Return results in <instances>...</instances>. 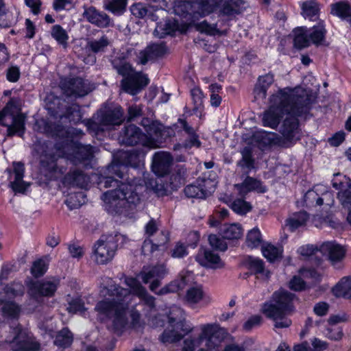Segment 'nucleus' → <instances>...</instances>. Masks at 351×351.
I'll use <instances>...</instances> for the list:
<instances>
[{"mask_svg":"<svg viewBox=\"0 0 351 351\" xmlns=\"http://www.w3.org/2000/svg\"><path fill=\"white\" fill-rule=\"evenodd\" d=\"M128 290L112 284L110 278H106V285L100 290L102 299L95 306L97 316L101 322L110 320V326L115 332L122 331L129 324L128 315L131 317V325L136 327L139 324L140 314L130 308L134 295L144 300L150 307L154 306V298L148 295L146 289L134 278H125Z\"/></svg>","mask_w":351,"mask_h":351,"instance_id":"1","label":"nucleus"},{"mask_svg":"<svg viewBox=\"0 0 351 351\" xmlns=\"http://www.w3.org/2000/svg\"><path fill=\"white\" fill-rule=\"evenodd\" d=\"M310 100L307 91L300 87L278 90L269 97L268 109L263 115V125L276 128L287 114L280 132L288 141L298 139V121L295 117L306 111Z\"/></svg>","mask_w":351,"mask_h":351,"instance_id":"2","label":"nucleus"},{"mask_svg":"<svg viewBox=\"0 0 351 351\" xmlns=\"http://www.w3.org/2000/svg\"><path fill=\"white\" fill-rule=\"evenodd\" d=\"M244 2L242 0H197L192 3L177 0L173 12L175 14L194 20L213 12L221 16H234L241 12Z\"/></svg>","mask_w":351,"mask_h":351,"instance_id":"3","label":"nucleus"},{"mask_svg":"<svg viewBox=\"0 0 351 351\" xmlns=\"http://www.w3.org/2000/svg\"><path fill=\"white\" fill-rule=\"evenodd\" d=\"M102 199L107 212L120 215H128L140 202L136 186L129 183H121L116 189L104 193Z\"/></svg>","mask_w":351,"mask_h":351,"instance_id":"4","label":"nucleus"},{"mask_svg":"<svg viewBox=\"0 0 351 351\" xmlns=\"http://www.w3.org/2000/svg\"><path fill=\"white\" fill-rule=\"evenodd\" d=\"M293 296L286 291L280 290L275 292L271 300L263 305V313L274 321L276 328H287L291 324L287 315L293 311L291 303Z\"/></svg>","mask_w":351,"mask_h":351,"instance_id":"5","label":"nucleus"},{"mask_svg":"<svg viewBox=\"0 0 351 351\" xmlns=\"http://www.w3.org/2000/svg\"><path fill=\"white\" fill-rule=\"evenodd\" d=\"M164 332L160 337L162 343H175L193 330V327L184 319V313L180 307L173 306L165 317Z\"/></svg>","mask_w":351,"mask_h":351,"instance_id":"6","label":"nucleus"},{"mask_svg":"<svg viewBox=\"0 0 351 351\" xmlns=\"http://www.w3.org/2000/svg\"><path fill=\"white\" fill-rule=\"evenodd\" d=\"M18 111L16 101L12 99L0 112V121L8 127V136L18 134L21 136L24 134L26 117L21 113H17Z\"/></svg>","mask_w":351,"mask_h":351,"instance_id":"7","label":"nucleus"},{"mask_svg":"<svg viewBox=\"0 0 351 351\" xmlns=\"http://www.w3.org/2000/svg\"><path fill=\"white\" fill-rule=\"evenodd\" d=\"M126 243L128 238L119 234L115 237H101L93 246V258L98 264H106L113 258L117 247V241Z\"/></svg>","mask_w":351,"mask_h":351,"instance_id":"8","label":"nucleus"},{"mask_svg":"<svg viewBox=\"0 0 351 351\" xmlns=\"http://www.w3.org/2000/svg\"><path fill=\"white\" fill-rule=\"evenodd\" d=\"M201 332L196 337H188L184 341V346L182 351H194L205 342L206 348L213 346V340L215 337H219L223 330L216 324H203L199 326Z\"/></svg>","mask_w":351,"mask_h":351,"instance_id":"9","label":"nucleus"},{"mask_svg":"<svg viewBox=\"0 0 351 351\" xmlns=\"http://www.w3.org/2000/svg\"><path fill=\"white\" fill-rule=\"evenodd\" d=\"M123 111L121 107L112 110L99 112L93 120L87 121L88 129L95 134L105 130L108 126L119 125L122 122Z\"/></svg>","mask_w":351,"mask_h":351,"instance_id":"10","label":"nucleus"},{"mask_svg":"<svg viewBox=\"0 0 351 351\" xmlns=\"http://www.w3.org/2000/svg\"><path fill=\"white\" fill-rule=\"evenodd\" d=\"M119 141L122 144L134 145L139 143L150 149L158 147L159 143L156 138L143 134L134 125L125 127L119 136Z\"/></svg>","mask_w":351,"mask_h":351,"instance_id":"11","label":"nucleus"},{"mask_svg":"<svg viewBox=\"0 0 351 351\" xmlns=\"http://www.w3.org/2000/svg\"><path fill=\"white\" fill-rule=\"evenodd\" d=\"M304 202L306 207H315L326 204L331 206L335 199L332 192L324 184H317L311 190L308 191L304 196Z\"/></svg>","mask_w":351,"mask_h":351,"instance_id":"12","label":"nucleus"},{"mask_svg":"<svg viewBox=\"0 0 351 351\" xmlns=\"http://www.w3.org/2000/svg\"><path fill=\"white\" fill-rule=\"evenodd\" d=\"M60 86L66 96L74 97H84L93 89L87 80L80 77L62 79Z\"/></svg>","mask_w":351,"mask_h":351,"instance_id":"13","label":"nucleus"},{"mask_svg":"<svg viewBox=\"0 0 351 351\" xmlns=\"http://www.w3.org/2000/svg\"><path fill=\"white\" fill-rule=\"evenodd\" d=\"M334 188L339 190L337 198L346 209L351 208V181L349 178L340 173L335 175L332 180Z\"/></svg>","mask_w":351,"mask_h":351,"instance_id":"14","label":"nucleus"},{"mask_svg":"<svg viewBox=\"0 0 351 351\" xmlns=\"http://www.w3.org/2000/svg\"><path fill=\"white\" fill-rule=\"evenodd\" d=\"M14 337L12 340H7L11 344L14 351H38L40 344L33 340L25 331L21 328L14 329Z\"/></svg>","mask_w":351,"mask_h":351,"instance_id":"15","label":"nucleus"},{"mask_svg":"<svg viewBox=\"0 0 351 351\" xmlns=\"http://www.w3.org/2000/svg\"><path fill=\"white\" fill-rule=\"evenodd\" d=\"M216 182L210 179L198 178L196 184L188 185L184 189L186 195L191 198H204L215 189Z\"/></svg>","mask_w":351,"mask_h":351,"instance_id":"16","label":"nucleus"},{"mask_svg":"<svg viewBox=\"0 0 351 351\" xmlns=\"http://www.w3.org/2000/svg\"><path fill=\"white\" fill-rule=\"evenodd\" d=\"M167 274V271L164 265L156 266H149L143 267V270L138 274V277L142 279L144 283L150 282L149 289L156 292V289L160 285V280Z\"/></svg>","mask_w":351,"mask_h":351,"instance_id":"17","label":"nucleus"},{"mask_svg":"<svg viewBox=\"0 0 351 351\" xmlns=\"http://www.w3.org/2000/svg\"><path fill=\"white\" fill-rule=\"evenodd\" d=\"M58 285V279L36 281L31 285L29 294L35 298L40 296L51 297L55 293Z\"/></svg>","mask_w":351,"mask_h":351,"instance_id":"18","label":"nucleus"},{"mask_svg":"<svg viewBox=\"0 0 351 351\" xmlns=\"http://www.w3.org/2000/svg\"><path fill=\"white\" fill-rule=\"evenodd\" d=\"M319 252L326 256L335 265L341 261L346 255V249L335 241H326L319 246Z\"/></svg>","mask_w":351,"mask_h":351,"instance_id":"19","label":"nucleus"},{"mask_svg":"<svg viewBox=\"0 0 351 351\" xmlns=\"http://www.w3.org/2000/svg\"><path fill=\"white\" fill-rule=\"evenodd\" d=\"M149 79L145 75L135 73H132L130 77H125L121 82L123 90L132 95L138 93L141 89L147 86Z\"/></svg>","mask_w":351,"mask_h":351,"instance_id":"20","label":"nucleus"},{"mask_svg":"<svg viewBox=\"0 0 351 351\" xmlns=\"http://www.w3.org/2000/svg\"><path fill=\"white\" fill-rule=\"evenodd\" d=\"M173 158L169 153L165 152H156L153 157L152 171L158 176H163L168 173L172 164Z\"/></svg>","mask_w":351,"mask_h":351,"instance_id":"21","label":"nucleus"},{"mask_svg":"<svg viewBox=\"0 0 351 351\" xmlns=\"http://www.w3.org/2000/svg\"><path fill=\"white\" fill-rule=\"evenodd\" d=\"M83 16L88 22L99 27H107L111 23L110 17L105 12L99 11L93 6H84Z\"/></svg>","mask_w":351,"mask_h":351,"instance_id":"22","label":"nucleus"},{"mask_svg":"<svg viewBox=\"0 0 351 351\" xmlns=\"http://www.w3.org/2000/svg\"><path fill=\"white\" fill-rule=\"evenodd\" d=\"M192 274L188 271H182L179 275V278L172 281L158 292H156L158 295H164L169 293L178 292L183 289L192 280Z\"/></svg>","mask_w":351,"mask_h":351,"instance_id":"23","label":"nucleus"},{"mask_svg":"<svg viewBox=\"0 0 351 351\" xmlns=\"http://www.w3.org/2000/svg\"><path fill=\"white\" fill-rule=\"evenodd\" d=\"M73 154H68L66 157L73 162H86L90 160L96 149L90 145H76L72 148Z\"/></svg>","mask_w":351,"mask_h":351,"instance_id":"24","label":"nucleus"},{"mask_svg":"<svg viewBox=\"0 0 351 351\" xmlns=\"http://www.w3.org/2000/svg\"><path fill=\"white\" fill-rule=\"evenodd\" d=\"M186 29L187 25L185 23L179 24L176 20H168L165 23L157 24L154 34L157 36L162 38L166 35L172 34L177 31L180 33H184Z\"/></svg>","mask_w":351,"mask_h":351,"instance_id":"25","label":"nucleus"},{"mask_svg":"<svg viewBox=\"0 0 351 351\" xmlns=\"http://www.w3.org/2000/svg\"><path fill=\"white\" fill-rule=\"evenodd\" d=\"M195 259L201 265L206 267L218 269L223 266L218 254L210 250H199Z\"/></svg>","mask_w":351,"mask_h":351,"instance_id":"26","label":"nucleus"},{"mask_svg":"<svg viewBox=\"0 0 351 351\" xmlns=\"http://www.w3.org/2000/svg\"><path fill=\"white\" fill-rule=\"evenodd\" d=\"M167 52V48L162 43L152 44L138 54L139 62L145 64L149 60L162 56Z\"/></svg>","mask_w":351,"mask_h":351,"instance_id":"27","label":"nucleus"},{"mask_svg":"<svg viewBox=\"0 0 351 351\" xmlns=\"http://www.w3.org/2000/svg\"><path fill=\"white\" fill-rule=\"evenodd\" d=\"M235 187L241 195H245L250 191L265 193L267 191L260 180L250 176L246 177L241 184H235Z\"/></svg>","mask_w":351,"mask_h":351,"instance_id":"28","label":"nucleus"},{"mask_svg":"<svg viewBox=\"0 0 351 351\" xmlns=\"http://www.w3.org/2000/svg\"><path fill=\"white\" fill-rule=\"evenodd\" d=\"M14 180L10 182V186L14 191L24 193L29 187V184L23 180L25 167L21 162L13 163Z\"/></svg>","mask_w":351,"mask_h":351,"instance_id":"29","label":"nucleus"},{"mask_svg":"<svg viewBox=\"0 0 351 351\" xmlns=\"http://www.w3.org/2000/svg\"><path fill=\"white\" fill-rule=\"evenodd\" d=\"M184 301L190 306H194L201 302H210L209 296L206 295L201 286L191 287L187 289L184 295Z\"/></svg>","mask_w":351,"mask_h":351,"instance_id":"30","label":"nucleus"},{"mask_svg":"<svg viewBox=\"0 0 351 351\" xmlns=\"http://www.w3.org/2000/svg\"><path fill=\"white\" fill-rule=\"evenodd\" d=\"M274 82V75L267 74L258 78L257 84L254 88V97L256 99H264L267 95V91L269 87Z\"/></svg>","mask_w":351,"mask_h":351,"instance_id":"31","label":"nucleus"},{"mask_svg":"<svg viewBox=\"0 0 351 351\" xmlns=\"http://www.w3.org/2000/svg\"><path fill=\"white\" fill-rule=\"evenodd\" d=\"M311 42L315 45H323L326 41V29L323 21H319L316 25L308 30Z\"/></svg>","mask_w":351,"mask_h":351,"instance_id":"32","label":"nucleus"},{"mask_svg":"<svg viewBox=\"0 0 351 351\" xmlns=\"http://www.w3.org/2000/svg\"><path fill=\"white\" fill-rule=\"evenodd\" d=\"M308 220V215L306 212H298L293 213L286 219L285 226L293 232L306 226Z\"/></svg>","mask_w":351,"mask_h":351,"instance_id":"33","label":"nucleus"},{"mask_svg":"<svg viewBox=\"0 0 351 351\" xmlns=\"http://www.w3.org/2000/svg\"><path fill=\"white\" fill-rule=\"evenodd\" d=\"M333 294L338 298H351V276L343 277L332 288Z\"/></svg>","mask_w":351,"mask_h":351,"instance_id":"34","label":"nucleus"},{"mask_svg":"<svg viewBox=\"0 0 351 351\" xmlns=\"http://www.w3.org/2000/svg\"><path fill=\"white\" fill-rule=\"evenodd\" d=\"M223 330V333L221 334L219 337H215L213 339V346L210 348V351H219L218 348V344L220 341V339L223 337L225 335L226 331L223 328H221ZM249 344V341H244L241 343H239L237 342H231L226 345L223 350L222 351H247V345Z\"/></svg>","mask_w":351,"mask_h":351,"instance_id":"35","label":"nucleus"},{"mask_svg":"<svg viewBox=\"0 0 351 351\" xmlns=\"http://www.w3.org/2000/svg\"><path fill=\"white\" fill-rule=\"evenodd\" d=\"M64 182L67 185L84 188L88 185L89 178L81 171H73L65 176Z\"/></svg>","mask_w":351,"mask_h":351,"instance_id":"36","label":"nucleus"},{"mask_svg":"<svg viewBox=\"0 0 351 351\" xmlns=\"http://www.w3.org/2000/svg\"><path fill=\"white\" fill-rule=\"evenodd\" d=\"M243 234V229L239 223H230L224 225L221 229V234L226 239H238Z\"/></svg>","mask_w":351,"mask_h":351,"instance_id":"37","label":"nucleus"},{"mask_svg":"<svg viewBox=\"0 0 351 351\" xmlns=\"http://www.w3.org/2000/svg\"><path fill=\"white\" fill-rule=\"evenodd\" d=\"M247 263L249 269L255 274L258 275V278H262L265 280L269 278L270 272L265 269L262 260L257 258L249 257Z\"/></svg>","mask_w":351,"mask_h":351,"instance_id":"38","label":"nucleus"},{"mask_svg":"<svg viewBox=\"0 0 351 351\" xmlns=\"http://www.w3.org/2000/svg\"><path fill=\"white\" fill-rule=\"evenodd\" d=\"M178 122L180 127L182 128L189 136V139L185 141L183 146L186 149L191 148L193 147H199L201 143L198 139V136L195 133L194 130L189 126L184 119H179Z\"/></svg>","mask_w":351,"mask_h":351,"instance_id":"39","label":"nucleus"},{"mask_svg":"<svg viewBox=\"0 0 351 351\" xmlns=\"http://www.w3.org/2000/svg\"><path fill=\"white\" fill-rule=\"evenodd\" d=\"M294 46L298 49L305 48L309 46L311 40L306 27H301L294 30Z\"/></svg>","mask_w":351,"mask_h":351,"instance_id":"40","label":"nucleus"},{"mask_svg":"<svg viewBox=\"0 0 351 351\" xmlns=\"http://www.w3.org/2000/svg\"><path fill=\"white\" fill-rule=\"evenodd\" d=\"M330 13L342 19L347 20L351 16V6L346 1H339L331 4Z\"/></svg>","mask_w":351,"mask_h":351,"instance_id":"41","label":"nucleus"},{"mask_svg":"<svg viewBox=\"0 0 351 351\" xmlns=\"http://www.w3.org/2000/svg\"><path fill=\"white\" fill-rule=\"evenodd\" d=\"M302 14L305 19L315 21L317 18L319 8L315 0L303 2L301 5Z\"/></svg>","mask_w":351,"mask_h":351,"instance_id":"42","label":"nucleus"},{"mask_svg":"<svg viewBox=\"0 0 351 351\" xmlns=\"http://www.w3.org/2000/svg\"><path fill=\"white\" fill-rule=\"evenodd\" d=\"M263 243L262 234L260 230L255 227L250 230L246 236V245L251 248H257L261 245Z\"/></svg>","mask_w":351,"mask_h":351,"instance_id":"43","label":"nucleus"},{"mask_svg":"<svg viewBox=\"0 0 351 351\" xmlns=\"http://www.w3.org/2000/svg\"><path fill=\"white\" fill-rule=\"evenodd\" d=\"M161 239L154 243L151 240L145 239L142 246V253L144 255H149L158 249V247L165 244L169 239L167 234L163 232L160 233Z\"/></svg>","mask_w":351,"mask_h":351,"instance_id":"44","label":"nucleus"},{"mask_svg":"<svg viewBox=\"0 0 351 351\" xmlns=\"http://www.w3.org/2000/svg\"><path fill=\"white\" fill-rule=\"evenodd\" d=\"M110 43L109 39L106 36H103L99 39L89 40L87 43V47L93 53H97L104 52Z\"/></svg>","mask_w":351,"mask_h":351,"instance_id":"45","label":"nucleus"},{"mask_svg":"<svg viewBox=\"0 0 351 351\" xmlns=\"http://www.w3.org/2000/svg\"><path fill=\"white\" fill-rule=\"evenodd\" d=\"M127 0H106L104 8L114 14L120 15L125 10Z\"/></svg>","mask_w":351,"mask_h":351,"instance_id":"46","label":"nucleus"},{"mask_svg":"<svg viewBox=\"0 0 351 351\" xmlns=\"http://www.w3.org/2000/svg\"><path fill=\"white\" fill-rule=\"evenodd\" d=\"M282 250L270 243H267L262 247V253L265 258L270 262L277 261L281 257Z\"/></svg>","mask_w":351,"mask_h":351,"instance_id":"47","label":"nucleus"},{"mask_svg":"<svg viewBox=\"0 0 351 351\" xmlns=\"http://www.w3.org/2000/svg\"><path fill=\"white\" fill-rule=\"evenodd\" d=\"M141 124L145 128L147 136L154 137L158 141L159 138L161 137L162 125L157 123L152 122L148 119H143Z\"/></svg>","mask_w":351,"mask_h":351,"instance_id":"48","label":"nucleus"},{"mask_svg":"<svg viewBox=\"0 0 351 351\" xmlns=\"http://www.w3.org/2000/svg\"><path fill=\"white\" fill-rule=\"evenodd\" d=\"M72 342V333L67 328H64L57 334L54 343L58 346L66 348L70 346Z\"/></svg>","mask_w":351,"mask_h":351,"instance_id":"49","label":"nucleus"},{"mask_svg":"<svg viewBox=\"0 0 351 351\" xmlns=\"http://www.w3.org/2000/svg\"><path fill=\"white\" fill-rule=\"evenodd\" d=\"M242 159L239 161V165L241 168L250 171L254 168V159L252 156V149L250 147H244L241 151Z\"/></svg>","mask_w":351,"mask_h":351,"instance_id":"50","label":"nucleus"},{"mask_svg":"<svg viewBox=\"0 0 351 351\" xmlns=\"http://www.w3.org/2000/svg\"><path fill=\"white\" fill-rule=\"evenodd\" d=\"M49 261L47 257L34 261L31 269L32 275L35 277L43 276L48 269Z\"/></svg>","mask_w":351,"mask_h":351,"instance_id":"51","label":"nucleus"},{"mask_svg":"<svg viewBox=\"0 0 351 351\" xmlns=\"http://www.w3.org/2000/svg\"><path fill=\"white\" fill-rule=\"evenodd\" d=\"M231 208L236 213L243 215L251 210L252 205L243 199L238 198L232 202Z\"/></svg>","mask_w":351,"mask_h":351,"instance_id":"52","label":"nucleus"},{"mask_svg":"<svg viewBox=\"0 0 351 351\" xmlns=\"http://www.w3.org/2000/svg\"><path fill=\"white\" fill-rule=\"evenodd\" d=\"M51 36L60 45H65L69 39L66 32L59 25L52 27Z\"/></svg>","mask_w":351,"mask_h":351,"instance_id":"53","label":"nucleus"},{"mask_svg":"<svg viewBox=\"0 0 351 351\" xmlns=\"http://www.w3.org/2000/svg\"><path fill=\"white\" fill-rule=\"evenodd\" d=\"M84 197V195L82 192L71 194L66 199V204L71 208H75L85 202Z\"/></svg>","mask_w":351,"mask_h":351,"instance_id":"54","label":"nucleus"},{"mask_svg":"<svg viewBox=\"0 0 351 351\" xmlns=\"http://www.w3.org/2000/svg\"><path fill=\"white\" fill-rule=\"evenodd\" d=\"M86 309L84 302L80 298L73 299L69 302V306L67 307V311L71 313H82L86 311Z\"/></svg>","mask_w":351,"mask_h":351,"instance_id":"55","label":"nucleus"},{"mask_svg":"<svg viewBox=\"0 0 351 351\" xmlns=\"http://www.w3.org/2000/svg\"><path fill=\"white\" fill-rule=\"evenodd\" d=\"M198 31L208 35H215L219 33L215 24H210L206 21L200 22L196 25Z\"/></svg>","mask_w":351,"mask_h":351,"instance_id":"56","label":"nucleus"},{"mask_svg":"<svg viewBox=\"0 0 351 351\" xmlns=\"http://www.w3.org/2000/svg\"><path fill=\"white\" fill-rule=\"evenodd\" d=\"M2 311L5 316L15 317L19 315L20 308L14 302H5L2 307Z\"/></svg>","mask_w":351,"mask_h":351,"instance_id":"57","label":"nucleus"},{"mask_svg":"<svg viewBox=\"0 0 351 351\" xmlns=\"http://www.w3.org/2000/svg\"><path fill=\"white\" fill-rule=\"evenodd\" d=\"M125 158H127V164L132 167H136L141 162L142 158L144 157L143 153H125Z\"/></svg>","mask_w":351,"mask_h":351,"instance_id":"58","label":"nucleus"},{"mask_svg":"<svg viewBox=\"0 0 351 351\" xmlns=\"http://www.w3.org/2000/svg\"><path fill=\"white\" fill-rule=\"evenodd\" d=\"M208 241L210 245L217 250L224 251L227 249V245L226 242H224L215 234L210 235L208 237Z\"/></svg>","mask_w":351,"mask_h":351,"instance_id":"59","label":"nucleus"},{"mask_svg":"<svg viewBox=\"0 0 351 351\" xmlns=\"http://www.w3.org/2000/svg\"><path fill=\"white\" fill-rule=\"evenodd\" d=\"M318 252H319V247L318 248L313 245H303L298 250V254L304 257H310L316 254Z\"/></svg>","mask_w":351,"mask_h":351,"instance_id":"60","label":"nucleus"},{"mask_svg":"<svg viewBox=\"0 0 351 351\" xmlns=\"http://www.w3.org/2000/svg\"><path fill=\"white\" fill-rule=\"evenodd\" d=\"M130 11L132 15L141 19L145 16L147 14V9L142 3H136L131 6Z\"/></svg>","mask_w":351,"mask_h":351,"instance_id":"61","label":"nucleus"},{"mask_svg":"<svg viewBox=\"0 0 351 351\" xmlns=\"http://www.w3.org/2000/svg\"><path fill=\"white\" fill-rule=\"evenodd\" d=\"M68 250L71 256L73 258L80 259L84 254V247L75 243L69 245Z\"/></svg>","mask_w":351,"mask_h":351,"instance_id":"62","label":"nucleus"},{"mask_svg":"<svg viewBox=\"0 0 351 351\" xmlns=\"http://www.w3.org/2000/svg\"><path fill=\"white\" fill-rule=\"evenodd\" d=\"M188 254L186 245L181 242L176 243L175 247L172 250L171 256L173 258H182Z\"/></svg>","mask_w":351,"mask_h":351,"instance_id":"63","label":"nucleus"},{"mask_svg":"<svg viewBox=\"0 0 351 351\" xmlns=\"http://www.w3.org/2000/svg\"><path fill=\"white\" fill-rule=\"evenodd\" d=\"M262 317L260 315H255L250 317L243 324V328L245 330H250L253 328L261 325Z\"/></svg>","mask_w":351,"mask_h":351,"instance_id":"64","label":"nucleus"}]
</instances>
